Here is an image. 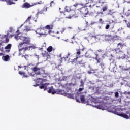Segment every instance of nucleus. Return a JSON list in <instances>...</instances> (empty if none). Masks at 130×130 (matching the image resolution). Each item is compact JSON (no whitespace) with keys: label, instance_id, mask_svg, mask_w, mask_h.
Here are the masks:
<instances>
[{"label":"nucleus","instance_id":"nucleus-1","mask_svg":"<svg viewBox=\"0 0 130 130\" xmlns=\"http://www.w3.org/2000/svg\"><path fill=\"white\" fill-rule=\"evenodd\" d=\"M102 4H104V2H101L100 0L97 1L95 4H89L88 5L89 9L87 8L88 6L85 5L84 4H80L82 6L81 8H80V11L83 15L84 17H87L88 15H91L96 13V10L94 7L96 6V8H100V6H102Z\"/></svg>","mask_w":130,"mask_h":130},{"label":"nucleus","instance_id":"nucleus-2","mask_svg":"<svg viewBox=\"0 0 130 130\" xmlns=\"http://www.w3.org/2000/svg\"><path fill=\"white\" fill-rule=\"evenodd\" d=\"M21 40H22V42L20 43L18 45L19 51L23 50L24 52H25L27 50L30 51L31 49L35 48L33 45L28 46V45H31V38L30 37L21 36Z\"/></svg>","mask_w":130,"mask_h":130},{"label":"nucleus","instance_id":"nucleus-3","mask_svg":"<svg viewBox=\"0 0 130 130\" xmlns=\"http://www.w3.org/2000/svg\"><path fill=\"white\" fill-rule=\"evenodd\" d=\"M31 70L36 75H41L45 74V70L43 68H38L37 66L34 67Z\"/></svg>","mask_w":130,"mask_h":130},{"label":"nucleus","instance_id":"nucleus-4","mask_svg":"<svg viewBox=\"0 0 130 130\" xmlns=\"http://www.w3.org/2000/svg\"><path fill=\"white\" fill-rule=\"evenodd\" d=\"M103 38L105 41H107L108 42L113 41L114 42V39L115 38V36H112L110 34H105L103 36Z\"/></svg>","mask_w":130,"mask_h":130},{"label":"nucleus","instance_id":"nucleus-5","mask_svg":"<svg viewBox=\"0 0 130 130\" xmlns=\"http://www.w3.org/2000/svg\"><path fill=\"white\" fill-rule=\"evenodd\" d=\"M79 49H76V57H81L80 55H81V53L82 51H85L86 50V48L84 47H83V46L82 45H79ZM81 47H83L82 48H81Z\"/></svg>","mask_w":130,"mask_h":130},{"label":"nucleus","instance_id":"nucleus-6","mask_svg":"<svg viewBox=\"0 0 130 130\" xmlns=\"http://www.w3.org/2000/svg\"><path fill=\"white\" fill-rule=\"evenodd\" d=\"M66 91L67 92H71L72 93H66V96L68 97V98H71L72 99H74V96H75V94L73 93V91L72 90V88L70 87H67L66 88Z\"/></svg>","mask_w":130,"mask_h":130},{"label":"nucleus","instance_id":"nucleus-7","mask_svg":"<svg viewBox=\"0 0 130 130\" xmlns=\"http://www.w3.org/2000/svg\"><path fill=\"white\" fill-rule=\"evenodd\" d=\"M110 69L113 70L114 73H116V72H117V66H116L115 61H113L112 62L110 63Z\"/></svg>","mask_w":130,"mask_h":130},{"label":"nucleus","instance_id":"nucleus-8","mask_svg":"<svg viewBox=\"0 0 130 130\" xmlns=\"http://www.w3.org/2000/svg\"><path fill=\"white\" fill-rule=\"evenodd\" d=\"M61 15H63L65 19H72V18L74 17V15H71V12H69V11L64 12L61 14Z\"/></svg>","mask_w":130,"mask_h":130},{"label":"nucleus","instance_id":"nucleus-9","mask_svg":"<svg viewBox=\"0 0 130 130\" xmlns=\"http://www.w3.org/2000/svg\"><path fill=\"white\" fill-rule=\"evenodd\" d=\"M112 112H113L115 114H117V115H119V116H122V117H123L124 118H126V119H129V117H128V115L125 114H119L118 112H117L116 110H114V111H113Z\"/></svg>","mask_w":130,"mask_h":130},{"label":"nucleus","instance_id":"nucleus-10","mask_svg":"<svg viewBox=\"0 0 130 130\" xmlns=\"http://www.w3.org/2000/svg\"><path fill=\"white\" fill-rule=\"evenodd\" d=\"M52 94H61V95H63V96L67 95V92L61 89H57L55 92H53Z\"/></svg>","mask_w":130,"mask_h":130},{"label":"nucleus","instance_id":"nucleus-11","mask_svg":"<svg viewBox=\"0 0 130 130\" xmlns=\"http://www.w3.org/2000/svg\"><path fill=\"white\" fill-rule=\"evenodd\" d=\"M80 100L82 103H87L88 105H90V99H88L87 101L85 99V96L84 95H81L80 96Z\"/></svg>","mask_w":130,"mask_h":130},{"label":"nucleus","instance_id":"nucleus-12","mask_svg":"<svg viewBox=\"0 0 130 130\" xmlns=\"http://www.w3.org/2000/svg\"><path fill=\"white\" fill-rule=\"evenodd\" d=\"M49 85V83H45L42 84V83H40V86H39L40 89H44V91H46L47 90V86Z\"/></svg>","mask_w":130,"mask_h":130},{"label":"nucleus","instance_id":"nucleus-13","mask_svg":"<svg viewBox=\"0 0 130 130\" xmlns=\"http://www.w3.org/2000/svg\"><path fill=\"white\" fill-rule=\"evenodd\" d=\"M120 52H121L120 48H117L112 50V53L113 54V55H115V54H117Z\"/></svg>","mask_w":130,"mask_h":130},{"label":"nucleus","instance_id":"nucleus-14","mask_svg":"<svg viewBox=\"0 0 130 130\" xmlns=\"http://www.w3.org/2000/svg\"><path fill=\"white\" fill-rule=\"evenodd\" d=\"M31 7H33V5H31L28 2L25 3L22 6V8H24V9H29V8H31Z\"/></svg>","mask_w":130,"mask_h":130},{"label":"nucleus","instance_id":"nucleus-15","mask_svg":"<svg viewBox=\"0 0 130 130\" xmlns=\"http://www.w3.org/2000/svg\"><path fill=\"white\" fill-rule=\"evenodd\" d=\"M6 52H10L11 48H12V44H9L5 47Z\"/></svg>","mask_w":130,"mask_h":130},{"label":"nucleus","instance_id":"nucleus-16","mask_svg":"<svg viewBox=\"0 0 130 130\" xmlns=\"http://www.w3.org/2000/svg\"><path fill=\"white\" fill-rule=\"evenodd\" d=\"M77 64H80L81 66H84L85 65V61L81 58V57H79L78 62Z\"/></svg>","mask_w":130,"mask_h":130},{"label":"nucleus","instance_id":"nucleus-17","mask_svg":"<svg viewBox=\"0 0 130 130\" xmlns=\"http://www.w3.org/2000/svg\"><path fill=\"white\" fill-rule=\"evenodd\" d=\"M42 55L43 57H49V53L46 51H44L42 53Z\"/></svg>","mask_w":130,"mask_h":130},{"label":"nucleus","instance_id":"nucleus-18","mask_svg":"<svg viewBox=\"0 0 130 130\" xmlns=\"http://www.w3.org/2000/svg\"><path fill=\"white\" fill-rule=\"evenodd\" d=\"M3 2H6L7 4L9 6L11 5H15V3L13 2V0H2Z\"/></svg>","mask_w":130,"mask_h":130},{"label":"nucleus","instance_id":"nucleus-19","mask_svg":"<svg viewBox=\"0 0 130 130\" xmlns=\"http://www.w3.org/2000/svg\"><path fill=\"white\" fill-rule=\"evenodd\" d=\"M2 59H3L4 61H9V60H10V56L7 55L6 56H3Z\"/></svg>","mask_w":130,"mask_h":130},{"label":"nucleus","instance_id":"nucleus-20","mask_svg":"<svg viewBox=\"0 0 130 130\" xmlns=\"http://www.w3.org/2000/svg\"><path fill=\"white\" fill-rule=\"evenodd\" d=\"M79 57H76L75 58L72 60V61H71L72 63H77V64H78Z\"/></svg>","mask_w":130,"mask_h":130},{"label":"nucleus","instance_id":"nucleus-21","mask_svg":"<svg viewBox=\"0 0 130 130\" xmlns=\"http://www.w3.org/2000/svg\"><path fill=\"white\" fill-rule=\"evenodd\" d=\"M124 46H125V44L124 43H119L117 44V47L118 48H121V49H122V48H123V47H124Z\"/></svg>","mask_w":130,"mask_h":130},{"label":"nucleus","instance_id":"nucleus-22","mask_svg":"<svg viewBox=\"0 0 130 130\" xmlns=\"http://www.w3.org/2000/svg\"><path fill=\"white\" fill-rule=\"evenodd\" d=\"M96 108H98V109H102V110H104V106L103 105H99L97 106H94Z\"/></svg>","mask_w":130,"mask_h":130},{"label":"nucleus","instance_id":"nucleus-23","mask_svg":"<svg viewBox=\"0 0 130 130\" xmlns=\"http://www.w3.org/2000/svg\"><path fill=\"white\" fill-rule=\"evenodd\" d=\"M52 50H55V49H53L52 46H50L47 48V51H48V52H51Z\"/></svg>","mask_w":130,"mask_h":130},{"label":"nucleus","instance_id":"nucleus-24","mask_svg":"<svg viewBox=\"0 0 130 130\" xmlns=\"http://www.w3.org/2000/svg\"><path fill=\"white\" fill-rule=\"evenodd\" d=\"M45 29H47V30H51L53 29V25H48L45 26Z\"/></svg>","mask_w":130,"mask_h":130},{"label":"nucleus","instance_id":"nucleus-25","mask_svg":"<svg viewBox=\"0 0 130 130\" xmlns=\"http://www.w3.org/2000/svg\"><path fill=\"white\" fill-rule=\"evenodd\" d=\"M34 81H35L37 83H39V82H44V79H42V78H38V79H36L35 80H34Z\"/></svg>","mask_w":130,"mask_h":130},{"label":"nucleus","instance_id":"nucleus-26","mask_svg":"<svg viewBox=\"0 0 130 130\" xmlns=\"http://www.w3.org/2000/svg\"><path fill=\"white\" fill-rule=\"evenodd\" d=\"M29 31H31V28L28 26H25V29L23 30V32H29Z\"/></svg>","mask_w":130,"mask_h":130},{"label":"nucleus","instance_id":"nucleus-27","mask_svg":"<svg viewBox=\"0 0 130 130\" xmlns=\"http://www.w3.org/2000/svg\"><path fill=\"white\" fill-rule=\"evenodd\" d=\"M5 37L6 38L5 43H8L9 41H10V39H9V38H8V35H4V36L3 37V38H5Z\"/></svg>","mask_w":130,"mask_h":130},{"label":"nucleus","instance_id":"nucleus-28","mask_svg":"<svg viewBox=\"0 0 130 130\" xmlns=\"http://www.w3.org/2000/svg\"><path fill=\"white\" fill-rule=\"evenodd\" d=\"M95 59L96 61H97L96 63H101V62H103L102 59H101V58H95Z\"/></svg>","mask_w":130,"mask_h":130},{"label":"nucleus","instance_id":"nucleus-29","mask_svg":"<svg viewBox=\"0 0 130 130\" xmlns=\"http://www.w3.org/2000/svg\"><path fill=\"white\" fill-rule=\"evenodd\" d=\"M109 22V24H107V25L105 26V29L106 30H108V29H109V28L110 27V24H111V22L110 21H108Z\"/></svg>","mask_w":130,"mask_h":130},{"label":"nucleus","instance_id":"nucleus-30","mask_svg":"<svg viewBox=\"0 0 130 130\" xmlns=\"http://www.w3.org/2000/svg\"><path fill=\"white\" fill-rule=\"evenodd\" d=\"M86 2H88L87 3H86L85 6H87V5H92V3H93V0H85Z\"/></svg>","mask_w":130,"mask_h":130},{"label":"nucleus","instance_id":"nucleus-31","mask_svg":"<svg viewBox=\"0 0 130 130\" xmlns=\"http://www.w3.org/2000/svg\"><path fill=\"white\" fill-rule=\"evenodd\" d=\"M119 68L120 69H121L122 71H128V68H124V67H123V66H119Z\"/></svg>","mask_w":130,"mask_h":130},{"label":"nucleus","instance_id":"nucleus-32","mask_svg":"<svg viewBox=\"0 0 130 130\" xmlns=\"http://www.w3.org/2000/svg\"><path fill=\"white\" fill-rule=\"evenodd\" d=\"M19 33H18V34H16L15 35V38L16 39V40H19V39H21V37H19Z\"/></svg>","mask_w":130,"mask_h":130},{"label":"nucleus","instance_id":"nucleus-33","mask_svg":"<svg viewBox=\"0 0 130 130\" xmlns=\"http://www.w3.org/2000/svg\"><path fill=\"white\" fill-rule=\"evenodd\" d=\"M44 14V12L42 10H41L40 11H39L37 12V15L38 16L39 15H43Z\"/></svg>","mask_w":130,"mask_h":130},{"label":"nucleus","instance_id":"nucleus-34","mask_svg":"<svg viewBox=\"0 0 130 130\" xmlns=\"http://www.w3.org/2000/svg\"><path fill=\"white\" fill-rule=\"evenodd\" d=\"M53 89V87L52 86L51 87H50L49 90H48V93H49V94L52 93V90Z\"/></svg>","mask_w":130,"mask_h":130},{"label":"nucleus","instance_id":"nucleus-35","mask_svg":"<svg viewBox=\"0 0 130 130\" xmlns=\"http://www.w3.org/2000/svg\"><path fill=\"white\" fill-rule=\"evenodd\" d=\"M80 87L81 88H84V81H80Z\"/></svg>","mask_w":130,"mask_h":130},{"label":"nucleus","instance_id":"nucleus-36","mask_svg":"<svg viewBox=\"0 0 130 130\" xmlns=\"http://www.w3.org/2000/svg\"><path fill=\"white\" fill-rule=\"evenodd\" d=\"M100 66L101 67L102 69H104L105 68V65L104 64V63H103V62H101L100 64Z\"/></svg>","mask_w":130,"mask_h":130},{"label":"nucleus","instance_id":"nucleus-37","mask_svg":"<svg viewBox=\"0 0 130 130\" xmlns=\"http://www.w3.org/2000/svg\"><path fill=\"white\" fill-rule=\"evenodd\" d=\"M47 7L45 6L43 7V9H42V10L44 12H47Z\"/></svg>","mask_w":130,"mask_h":130},{"label":"nucleus","instance_id":"nucleus-38","mask_svg":"<svg viewBox=\"0 0 130 130\" xmlns=\"http://www.w3.org/2000/svg\"><path fill=\"white\" fill-rule=\"evenodd\" d=\"M108 7L107 6H104L102 8V10L103 12H105V11H107Z\"/></svg>","mask_w":130,"mask_h":130},{"label":"nucleus","instance_id":"nucleus-39","mask_svg":"<svg viewBox=\"0 0 130 130\" xmlns=\"http://www.w3.org/2000/svg\"><path fill=\"white\" fill-rule=\"evenodd\" d=\"M115 97H116V98H118V97H119V93H118V92H116L115 93Z\"/></svg>","mask_w":130,"mask_h":130},{"label":"nucleus","instance_id":"nucleus-40","mask_svg":"<svg viewBox=\"0 0 130 130\" xmlns=\"http://www.w3.org/2000/svg\"><path fill=\"white\" fill-rule=\"evenodd\" d=\"M70 55H71V53L68 52L67 55L65 57H64V59H66V58H69Z\"/></svg>","mask_w":130,"mask_h":130},{"label":"nucleus","instance_id":"nucleus-41","mask_svg":"<svg viewBox=\"0 0 130 130\" xmlns=\"http://www.w3.org/2000/svg\"><path fill=\"white\" fill-rule=\"evenodd\" d=\"M32 17L31 16H29L28 18L26 19V22H30L31 20Z\"/></svg>","mask_w":130,"mask_h":130},{"label":"nucleus","instance_id":"nucleus-42","mask_svg":"<svg viewBox=\"0 0 130 130\" xmlns=\"http://www.w3.org/2000/svg\"><path fill=\"white\" fill-rule=\"evenodd\" d=\"M99 21L100 23H101V24H103V23H104L102 18H100Z\"/></svg>","mask_w":130,"mask_h":130},{"label":"nucleus","instance_id":"nucleus-43","mask_svg":"<svg viewBox=\"0 0 130 130\" xmlns=\"http://www.w3.org/2000/svg\"><path fill=\"white\" fill-rule=\"evenodd\" d=\"M36 33H37V34H39V35H41V36L45 35V34H44V33H39V32H37V31H36Z\"/></svg>","mask_w":130,"mask_h":130},{"label":"nucleus","instance_id":"nucleus-44","mask_svg":"<svg viewBox=\"0 0 130 130\" xmlns=\"http://www.w3.org/2000/svg\"><path fill=\"white\" fill-rule=\"evenodd\" d=\"M83 90H84V87L80 88L78 89V92H82V91H83Z\"/></svg>","mask_w":130,"mask_h":130},{"label":"nucleus","instance_id":"nucleus-45","mask_svg":"<svg viewBox=\"0 0 130 130\" xmlns=\"http://www.w3.org/2000/svg\"><path fill=\"white\" fill-rule=\"evenodd\" d=\"M103 15V12H98L97 13H96V15Z\"/></svg>","mask_w":130,"mask_h":130},{"label":"nucleus","instance_id":"nucleus-46","mask_svg":"<svg viewBox=\"0 0 130 130\" xmlns=\"http://www.w3.org/2000/svg\"><path fill=\"white\" fill-rule=\"evenodd\" d=\"M73 6H74V7H78V6H80V4L75 3V4H74Z\"/></svg>","mask_w":130,"mask_h":130},{"label":"nucleus","instance_id":"nucleus-47","mask_svg":"<svg viewBox=\"0 0 130 130\" xmlns=\"http://www.w3.org/2000/svg\"><path fill=\"white\" fill-rule=\"evenodd\" d=\"M98 52H101V53H103V52H104L103 50H102V49H99L98 50Z\"/></svg>","mask_w":130,"mask_h":130},{"label":"nucleus","instance_id":"nucleus-48","mask_svg":"<svg viewBox=\"0 0 130 130\" xmlns=\"http://www.w3.org/2000/svg\"><path fill=\"white\" fill-rule=\"evenodd\" d=\"M23 56L25 58V59H27V58H28V57H29V55H25Z\"/></svg>","mask_w":130,"mask_h":130},{"label":"nucleus","instance_id":"nucleus-49","mask_svg":"<svg viewBox=\"0 0 130 130\" xmlns=\"http://www.w3.org/2000/svg\"><path fill=\"white\" fill-rule=\"evenodd\" d=\"M3 50H4V48L3 47H1V46H0V51H3Z\"/></svg>","mask_w":130,"mask_h":130},{"label":"nucleus","instance_id":"nucleus-50","mask_svg":"<svg viewBox=\"0 0 130 130\" xmlns=\"http://www.w3.org/2000/svg\"><path fill=\"white\" fill-rule=\"evenodd\" d=\"M37 4H38V5H41V4H43V2L40 1V2H38Z\"/></svg>","mask_w":130,"mask_h":130},{"label":"nucleus","instance_id":"nucleus-51","mask_svg":"<svg viewBox=\"0 0 130 130\" xmlns=\"http://www.w3.org/2000/svg\"><path fill=\"white\" fill-rule=\"evenodd\" d=\"M61 33H63L64 32V28H62L61 30H60Z\"/></svg>","mask_w":130,"mask_h":130},{"label":"nucleus","instance_id":"nucleus-52","mask_svg":"<svg viewBox=\"0 0 130 130\" xmlns=\"http://www.w3.org/2000/svg\"><path fill=\"white\" fill-rule=\"evenodd\" d=\"M19 74L20 75H24V73H23V72H21V71H19Z\"/></svg>","mask_w":130,"mask_h":130},{"label":"nucleus","instance_id":"nucleus-53","mask_svg":"<svg viewBox=\"0 0 130 130\" xmlns=\"http://www.w3.org/2000/svg\"><path fill=\"white\" fill-rule=\"evenodd\" d=\"M54 2L53 1H51V2L50 3V7H52V4H54Z\"/></svg>","mask_w":130,"mask_h":130},{"label":"nucleus","instance_id":"nucleus-54","mask_svg":"<svg viewBox=\"0 0 130 130\" xmlns=\"http://www.w3.org/2000/svg\"><path fill=\"white\" fill-rule=\"evenodd\" d=\"M127 114H128V116L129 118H130V113H129L128 112H127Z\"/></svg>","mask_w":130,"mask_h":130},{"label":"nucleus","instance_id":"nucleus-55","mask_svg":"<svg viewBox=\"0 0 130 130\" xmlns=\"http://www.w3.org/2000/svg\"><path fill=\"white\" fill-rule=\"evenodd\" d=\"M95 58H98V54H95Z\"/></svg>","mask_w":130,"mask_h":130},{"label":"nucleus","instance_id":"nucleus-56","mask_svg":"<svg viewBox=\"0 0 130 130\" xmlns=\"http://www.w3.org/2000/svg\"><path fill=\"white\" fill-rule=\"evenodd\" d=\"M75 35L73 36V37L72 38V39H75Z\"/></svg>","mask_w":130,"mask_h":130},{"label":"nucleus","instance_id":"nucleus-57","mask_svg":"<svg viewBox=\"0 0 130 130\" xmlns=\"http://www.w3.org/2000/svg\"><path fill=\"white\" fill-rule=\"evenodd\" d=\"M3 53H0V56H2V55H3Z\"/></svg>","mask_w":130,"mask_h":130},{"label":"nucleus","instance_id":"nucleus-58","mask_svg":"<svg viewBox=\"0 0 130 130\" xmlns=\"http://www.w3.org/2000/svg\"><path fill=\"white\" fill-rule=\"evenodd\" d=\"M75 46L77 47L78 46V44H76Z\"/></svg>","mask_w":130,"mask_h":130},{"label":"nucleus","instance_id":"nucleus-59","mask_svg":"<svg viewBox=\"0 0 130 130\" xmlns=\"http://www.w3.org/2000/svg\"><path fill=\"white\" fill-rule=\"evenodd\" d=\"M19 32V30H17V31H16V33H18Z\"/></svg>","mask_w":130,"mask_h":130},{"label":"nucleus","instance_id":"nucleus-60","mask_svg":"<svg viewBox=\"0 0 130 130\" xmlns=\"http://www.w3.org/2000/svg\"><path fill=\"white\" fill-rule=\"evenodd\" d=\"M76 101H77V102H80V101H79V100H76Z\"/></svg>","mask_w":130,"mask_h":130},{"label":"nucleus","instance_id":"nucleus-61","mask_svg":"<svg viewBox=\"0 0 130 130\" xmlns=\"http://www.w3.org/2000/svg\"><path fill=\"white\" fill-rule=\"evenodd\" d=\"M41 29H42V28H40V29H38V31L39 30H41Z\"/></svg>","mask_w":130,"mask_h":130},{"label":"nucleus","instance_id":"nucleus-62","mask_svg":"<svg viewBox=\"0 0 130 130\" xmlns=\"http://www.w3.org/2000/svg\"><path fill=\"white\" fill-rule=\"evenodd\" d=\"M124 22H125L126 23V22H127V21H126V20H124Z\"/></svg>","mask_w":130,"mask_h":130},{"label":"nucleus","instance_id":"nucleus-63","mask_svg":"<svg viewBox=\"0 0 130 130\" xmlns=\"http://www.w3.org/2000/svg\"><path fill=\"white\" fill-rule=\"evenodd\" d=\"M86 24H87V25H88V22H86Z\"/></svg>","mask_w":130,"mask_h":130},{"label":"nucleus","instance_id":"nucleus-64","mask_svg":"<svg viewBox=\"0 0 130 130\" xmlns=\"http://www.w3.org/2000/svg\"><path fill=\"white\" fill-rule=\"evenodd\" d=\"M128 94H130V92H128Z\"/></svg>","mask_w":130,"mask_h":130}]
</instances>
